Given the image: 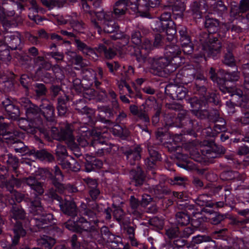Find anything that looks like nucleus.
Wrapping results in <instances>:
<instances>
[{"mask_svg": "<svg viewBox=\"0 0 249 249\" xmlns=\"http://www.w3.org/2000/svg\"><path fill=\"white\" fill-rule=\"evenodd\" d=\"M130 203L131 208L133 210L132 212L137 217L140 216L142 214V211L140 210V203L139 200L134 196H131Z\"/></svg>", "mask_w": 249, "mask_h": 249, "instance_id": "nucleus-45", "label": "nucleus"}, {"mask_svg": "<svg viewBox=\"0 0 249 249\" xmlns=\"http://www.w3.org/2000/svg\"><path fill=\"white\" fill-rule=\"evenodd\" d=\"M5 156L7 158L6 160L7 164L12 167L14 170H16L18 166V160L11 154H8Z\"/></svg>", "mask_w": 249, "mask_h": 249, "instance_id": "nucleus-56", "label": "nucleus"}, {"mask_svg": "<svg viewBox=\"0 0 249 249\" xmlns=\"http://www.w3.org/2000/svg\"><path fill=\"white\" fill-rule=\"evenodd\" d=\"M211 196L207 194H202L199 195L195 200V203L200 206H206L208 207H213V203L211 201Z\"/></svg>", "mask_w": 249, "mask_h": 249, "instance_id": "nucleus-34", "label": "nucleus"}, {"mask_svg": "<svg viewBox=\"0 0 249 249\" xmlns=\"http://www.w3.org/2000/svg\"><path fill=\"white\" fill-rule=\"evenodd\" d=\"M44 102L46 103H44L40 105V111L48 121L53 122L54 121V107L48 101L44 100Z\"/></svg>", "mask_w": 249, "mask_h": 249, "instance_id": "nucleus-27", "label": "nucleus"}, {"mask_svg": "<svg viewBox=\"0 0 249 249\" xmlns=\"http://www.w3.org/2000/svg\"><path fill=\"white\" fill-rule=\"evenodd\" d=\"M83 8L84 10V11L86 12H88L89 14L90 15L91 17V22L92 23L93 25L96 28L98 29V31H99V30L101 29V28L99 26V22L98 21H97L94 18V17H96V13L97 12H93L91 11H89V6L88 4H87V2L85 1H84L83 3Z\"/></svg>", "mask_w": 249, "mask_h": 249, "instance_id": "nucleus-47", "label": "nucleus"}, {"mask_svg": "<svg viewBox=\"0 0 249 249\" xmlns=\"http://www.w3.org/2000/svg\"><path fill=\"white\" fill-rule=\"evenodd\" d=\"M201 49L202 52L199 55L195 56V61L199 63L203 60L206 61L205 55L208 56L214 57L220 51L221 45L219 41L216 39H209L205 41L200 39Z\"/></svg>", "mask_w": 249, "mask_h": 249, "instance_id": "nucleus-8", "label": "nucleus"}, {"mask_svg": "<svg viewBox=\"0 0 249 249\" xmlns=\"http://www.w3.org/2000/svg\"><path fill=\"white\" fill-rule=\"evenodd\" d=\"M39 243L43 249H52L55 241L53 238L47 236L42 238Z\"/></svg>", "mask_w": 249, "mask_h": 249, "instance_id": "nucleus-46", "label": "nucleus"}, {"mask_svg": "<svg viewBox=\"0 0 249 249\" xmlns=\"http://www.w3.org/2000/svg\"><path fill=\"white\" fill-rule=\"evenodd\" d=\"M6 188L8 189L11 194V197L12 199H15L17 202H19L22 199V196L21 194L13 189V187L11 186L8 187V185H6Z\"/></svg>", "mask_w": 249, "mask_h": 249, "instance_id": "nucleus-62", "label": "nucleus"}, {"mask_svg": "<svg viewBox=\"0 0 249 249\" xmlns=\"http://www.w3.org/2000/svg\"><path fill=\"white\" fill-rule=\"evenodd\" d=\"M208 7L203 0H199L198 1H195L191 5V10L193 16L195 18H200L202 17V14L206 12Z\"/></svg>", "mask_w": 249, "mask_h": 249, "instance_id": "nucleus-24", "label": "nucleus"}, {"mask_svg": "<svg viewBox=\"0 0 249 249\" xmlns=\"http://www.w3.org/2000/svg\"><path fill=\"white\" fill-rule=\"evenodd\" d=\"M57 130L56 127L52 128V131L54 139L58 141H65L69 146H71V148L75 146L72 129L70 125H67L65 129H61L60 131L55 132Z\"/></svg>", "mask_w": 249, "mask_h": 249, "instance_id": "nucleus-14", "label": "nucleus"}, {"mask_svg": "<svg viewBox=\"0 0 249 249\" xmlns=\"http://www.w3.org/2000/svg\"><path fill=\"white\" fill-rule=\"evenodd\" d=\"M12 217L17 220L18 219H22L25 217V213L24 210L19 207L13 206L11 210Z\"/></svg>", "mask_w": 249, "mask_h": 249, "instance_id": "nucleus-50", "label": "nucleus"}, {"mask_svg": "<svg viewBox=\"0 0 249 249\" xmlns=\"http://www.w3.org/2000/svg\"><path fill=\"white\" fill-rule=\"evenodd\" d=\"M171 90L175 91L176 97L178 100H182L185 97L187 94L186 89L182 87H177L174 85H168L166 87L165 92L173 96L174 93L170 92Z\"/></svg>", "mask_w": 249, "mask_h": 249, "instance_id": "nucleus-30", "label": "nucleus"}, {"mask_svg": "<svg viewBox=\"0 0 249 249\" xmlns=\"http://www.w3.org/2000/svg\"><path fill=\"white\" fill-rule=\"evenodd\" d=\"M102 165L103 163L101 160L94 159L90 162L87 161L86 164V170L87 172H89L95 168H101Z\"/></svg>", "mask_w": 249, "mask_h": 249, "instance_id": "nucleus-53", "label": "nucleus"}, {"mask_svg": "<svg viewBox=\"0 0 249 249\" xmlns=\"http://www.w3.org/2000/svg\"><path fill=\"white\" fill-rule=\"evenodd\" d=\"M78 220L76 221L69 220L65 223V227L70 231L79 233V226H78Z\"/></svg>", "mask_w": 249, "mask_h": 249, "instance_id": "nucleus-55", "label": "nucleus"}, {"mask_svg": "<svg viewBox=\"0 0 249 249\" xmlns=\"http://www.w3.org/2000/svg\"><path fill=\"white\" fill-rule=\"evenodd\" d=\"M124 36H127L126 35H124L121 34L117 33L116 35L112 36V38L114 39H119V41L117 42L116 44V50L108 48V49L104 45L100 44L98 46L97 48V51L101 53H103L105 57L108 59H111L113 57H114L116 55V51L122 53L121 52L119 51V50H121L120 48H119V44L118 42H119L122 39L124 38Z\"/></svg>", "mask_w": 249, "mask_h": 249, "instance_id": "nucleus-19", "label": "nucleus"}, {"mask_svg": "<svg viewBox=\"0 0 249 249\" xmlns=\"http://www.w3.org/2000/svg\"><path fill=\"white\" fill-rule=\"evenodd\" d=\"M53 174L54 175L50 174V177L59 193L63 194L66 191L69 192H75L77 191L76 188L71 184L64 185L60 183L61 181L63 180L64 177L59 168L57 166L54 167Z\"/></svg>", "mask_w": 249, "mask_h": 249, "instance_id": "nucleus-12", "label": "nucleus"}, {"mask_svg": "<svg viewBox=\"0 0 249 249\" xmlns=\"http://www.w3.org/2000/svg\"><path fill=\"white\" fill-rule=\"evenodd\" d=\"M166 234L170 239L180 237L178 228L174 226L166 230Z\"/></svg>", "mask_w": 249, "mask_h": 249, "instance_id": "nucleus-54", "label": "nucleus"}, {"mask_svg": "<svg viewBox=\"0 0 249 249\" xmlns=\"http://www.w3.org/2000/svg\"><path fill=\"white\" fill-rule=\"evenodd\" d=\"M174 0H170L169 1L171 6H172V11L176 19L179 18L181 19L183 17V12L185 10V5L183 2L177 1L175 4L172 5Z\"/></svg>", "mask_w": 249, "mask_h": 249, "instance_id": "nucleus-31", "label": "nucleus"}, {"mask_svg": "<svg viewBox=\"0 0 249 249\" xmlns=\"http://www.w3.org/2000/svg\"><path fill=\"white\" fill-rule=\"evenodd\" d=\"M113 216L119 222H121L124 219V213L119 207H115L113 210Z\"/></svg>", "mask_w": 249, "mask_h": 249, "instance_id": "nucleus-59", "label": "nucleus"}, {"mask_svg": "<svg viewBox=\"0 0 249 249\" xmlns=\"http://www.w3.org/2000/svg\"><path fill=\"white\" fill-rule=\"evenodd\" d=\"M48 195L53 199L58 201L59 207L64 213L74 216L77 214V208L75 203L72 200H69L59 196L53 189L49 190Z\"/></svg>", "mask_w": 249, "mask_h": 249, "instance_id": "nucleus-10", "label": "nucleus"}, {"mask_svg": "<svg viewBox=\"0 0 249 249\" xmlns=\"http://www.w3.org/2000/svg\"><path fill=\"white\" fill-rule=\"evenodd\" d=\"M137 3V0H120L117 1L114 6V14L116 18H119L125 14L126 11L130 8L134 12L132 8L133 4Z\"/></svg>", "mask_w": 249, "mask_h": 249, "instance_id": "nucleus-18", "label": "nucleus"}, {"mask_svg": "<svg viewBox=\"0 0 249 249\" xmlns=\"http://www.w3.org/2000/svg\"><path fill=\"white\" fill-rule=\"evenodd\" d=\"M13 231L14 236L12 239V245L7 247L6 249H18L15 246L18 243L19 238L24 236L26 233L25 230L23 229L21 223L19 222H16ZM25 244L26 247L27 244L25 243ZM20 249H25V247L21 248Z\"/></svg>", "mask_w": 249, "mask_h": 249, "instance_id": "nucleus-21", "label": "nucleus"}, {"mask_svg": "<svg viewBox=\"0 0 249 249\" xmlns=\"http://www.w3.org/2000/svg\"><path fill=\"white\" fill-rule=\"evenodd\" d=\"M74 42L75 45L78 50L82 52L83 53L89 55L92 53V50L80 40L75 38Z\"/></svg>", "mask_w": 249, "mask_h": 249, "instance_id": "nucleus-44", "label": "nucleus"}, {"mask_svg": "<svg viewBox=\"0 0 249 249\" xmlns=\"http://www.w3.org/2000/svg\"><path fill=\"white\" fill-rule=\"evenodd\" d=\"M88 233L84 238H87V241L90 240L98 242L99 244H103L104 242L114 244L111 246L114 249H117L118 242L115 241V237L109 231L107 227H103L101 230L98 227L97 224Z\"/></svg>", "mask_w": 249, "mask_h": 249, "instance_id": "nucleus-5", "label": "nucleus"}, {"mask_svg": "<svg viewBox=\"0 0 249 249\" xmlns=\"http://www.w3.org/2000/svg\"><path fill=\"white\" fill-rule=\"evenodd\" d=\"M142 149L140 146H136L130 148L125 151L124 154L126 156L128 162L131 165L135 164L136 161H138L141 158V152Z\"/></svg>", "mask_w": 249, "mask_h": 249, "instance_id": "nucleus-25", "label": "nucleus"}, {"mask_svg": "<svg viewBox=\"0 0 249 249\" xmlns=\"http://www.w3.org/2000/svg\"><path fill=\"white\" fill-rule=\"evenodd\" d=\"M173 196L174 198L173 199H168L167 205L170 206L172 204L173 201H177V203L178 205L182 206L185 208L186 209L188 210H192L194 209V206L192 205H188L186 202L183 204H180L179 202H182L188 200V196L183 192H173Z\"/></svg>", "mask_w": 249, "mask_h": 249, "instance_id": "nucleus-26", "label": "nucleus"}, {"mask_svg": "<svg viewBox=\"0 0 249 249\" xmlns=\"http://www.w3.org/2000/svg\"><path fill=\"white\" fill-rule=\"evenodd\" d=\"M174 40L176 41L175 37L173 41H170L173 42V43L167 45L164 54L165 56L168 57L173 62L174 65H176V66L179 67L180 64L184 62L179 56L181 52V50L178 46L174 44Z\"/></svg>", "mask_w": 249, "mask_h": 249, "instance_id": "nucleus-16", "label": "nucleus"}, {"mask_svg": "<svg viewBox=\"0 0 249 249\" xmlns=\"http://www.w3.org/2000/svg\"><path fill=\"white\" fill-rule=\"evenodd\" d=\"M19 18L15 15L14 11H5L0 7V19L4 28V41L3 44L12 50H16L21 43V35L18 32L9 31L18 26Z\"/></svg>", "mask_w": 249, "mask_h": 249, "instance_id": "nucleus-2", "label": "nucleus"}, {"mask_svg": "<svg viewBox=\"0 0 249 249\" xmlns=\"http://www.w3.org/2000/svg\"><path fill=\"white\" fill-rule=\"evenodd\" d=\"M222 24L220 25L219 21L213 18H206L205 26L210 34H213L219 31V33L223 34L222 29H220Z\"/></svg>", "mask_w": 249, "mask_h": 249, "instance_id": "nucleus-28", "label": "nucleus"}, {"mask_svg": "<svg viewBox=\"0 0 249 249\" xmlns=\"http://www.w3.org/2000/svg\"><path fill=\"white\" fill-rule=\"evenodd\" d=\"M30 211L34 216H36L31 220V222L35 223L38 228H45L44 225L47 224L53 219L52 214L47 213L44 211L39 197H36L31 202Z\"/></svg>", "mask_w": 249, "mask_h": 249, "instance_id": "nucleus-4", "label": "nucleus"}, {"mask_svg": "<svg viewBox=\"0 0 249 249\" xmlns=\"http://www.w3.org/2000/svg\"><path fill=\"white\" fill-rule=\"evenodd\" d=\"M149 157L145 160V163L147 166L151 169L154 168L156 162L160 160V156L157 151L151 148H148Z\"/></svg>", "mask_w": 249, "mask_h": 249, "instance_id": "nucleus-32", "label": "nucleus"}, {"mask_svg": "<svg viewBox=\"0 0 249 249\" xmlns=\"http://www.w3.org/2000/svg\"><path fill=\"white\" fill-rule=\"evenodd\" d=\"M69 18L64 19L62 17H61L58 19V22L60 24H64L69 22L72 26L73 30L78 33H83L84 26L82 23L75 20H70L69 17Z\"/></svg>", "mask_w": 249, "mask_h": 249, "instance_id": "nucleus-33", "label": "nucleus"}, {"mask_svg": "<svg viewBox=\"0 0 249 249\" xmlns=\"http://www.w3.org/2000/svg\"><path fill=\"white\" fill-rule=\"evenodd\" d=\"M160 0H137V3L133 4L132 8L134 12L140 13L143 17H147L149 8L155 7L160 4Z\"/></svg>", "mask_w": 249, "mask_h": 249, "instance_id": "nucleus-15", "label": "nucleus"}, {"mask_svg": "<svg viewBox=\"0 0 249 249\" xmlns=\"http://www.w3.org/2000/svg\"><path fill=\"white\" fill-rule=\"evenodd\" d=\"M236 71L232 72L228 71L226 72L224 76V78L227 81H236L239 78V73L237 71V68H235Z\"/></svg>", "mask_w": 249, "mask_h": 249, "instance_id": "nucleus-60", "label": "nucleus"}, {"mask_svg": "<svg viewBox=\"0 0 249 249\" xmlns=\"http://www.w3.org/2000/svg\"><path fill=\"white\" fill-rule=\"evenodd\" d=\"M112 13L105 12L103 11H98L96 13V18L98 20L100 21V23L103 25L104 30L107 33L118 32L119 30V26L114 20L111 18L112 17Z\"/></svg>", "mask_w": 249, "mask_h": 249, "instance_id": "nucleus-11", "label": "nucleus"}, {"mask_svg": "<svg viewBox=\"0 0 249 249\" xmlns=\"http://www.w3.org/2000/svg\"><path fill=\"white\" fill-rule=\"evenodd\" d=\"M176 223L177 225L184 226L190 223V213L185 212H178L175 216Z\"/></svg>", "mask_w": 249, "mask_h": 249, "instance_id": "nucleus-35", "label": "nucleus"}, {"mask_svg": "<svg viewBox=\"0 0 249 249\" xmlns=\"http://www.w3.org/2000/svg\"><path fill=\"white\" fill-rule=\"evenodd\" d=\"M5 111L9 118L13 120L16 119L20 114L18 107L13 104L7 106Z\"/></svg>", "mask_w": 249, "mask_h": 249, "instance_id": "nucleus-43", "label": "nucleus"}, {"mask_svg": "<svg viewBox=\"0 0 249 249\" xmlns=\"http://www.w3.org/2000/svg\"><path fill=\"white\" fill-rule=\"evenodd\" d=\"M13 143H17L18 145L14 146L15 151L16 153H19L21 155L27 154L28 152V147L25 146L24 144L17 140H12Z\"/></svg>", "mask_w": 249, "mask_h": 249, "instance_id": "nucleus-52", "label": "nucleus"}, {"mask_svg": "<svg viewBox=\"0 0 249 249\" xmlns=\"http://www.w3.org/2000/svg\"><path fill=\"white\" fill-rule=\"evenodd\" d=\"M78 133L79 136H78L77 141L82 147L89 144L90 146H95V145L103 142L99 140L100 137H102L100 131H96L95 130L90 131L86 126H82L78 129Z\"/></svg>", "mask_w": 249, "mask_h": 249, "instance_id": "nucleus-7", "label": "nucleus"}, {"mask_svg": "<svg viewBox=\"0 0 249 249\" xmlns=\"http://www.w3.org/2000/svg\"><path fill=\"white\" fill-rule=\"evenodd\" d=\"M149 222L151 225L156 227L158 229H162L164 225L163 220L158 217H153L150 220Z\"/></svg>", "mask_w": 249, "mask_h": 249, "instance_id": "nucleus-64", "label": "nucleus"}, {"mask_svg": "<svg viewBox=\"0 0 249 249\" xmlns=\"http://www.w3.org/2000/svg\"><path fill=\"white\" fill-rule=\"evenodd\" d=\"M179 33L180 35L181 45H186L190 43V42H191L190 37L187 34L185 27H181L179 29Z\"/></svg>", "mask_w": 249, "mask_h": 249, "instance_id": "nucleus-51", "label": "nucleus"}, {"mask_svg": "<svg viewBox=\"0 0 249 249\" xmlns=\"http://www.w3.org/2000/svg\"><path fill=\"white\" fill-rule=\"evenodd\" d=\"M66 0H41L42 3L49 8L53 7H61L66 2Z\"/></svg>", "mask_w": 249, "mask_h": 249, "instance_id": "nucleus-49", "label": "nucleus"}, {"mask_svg": "<svg viewBox=\"0 0 249 249\" xmlns=\"http://www.w3.org/2000/svg\"><path fill=\"white\" fill-rule=\"evenodd\" d=\"M80 209L82 211V213L90 217H94L96 214L95 210H91L87 208V205L84 203H82L80 205Z\"/></svg>", "mask_w": 249, "mask_h": 249, "instance_id": "nucleus-61", "label": "nucleus"}, {"mask_svg": "<svg viewBox=\"0 0 249 249\" xmlns=\"http://www.w3.org/2000/svg\"><path fill=\"white\" fill-rule=\"evenodd\" d=\"M189 75L188 71H184V75ZM190 80L195 79L196 86L199 97L194 96L187 99L188 102L190 103L191 107L192 113L198 118L204 119L209 118L210 116V112L208 109V103H213L214 105H217L219 103L218 95L215 93H207L206 89L204 85L206 82V79L204 76L200 73L194 75L189 74ZM186 77L183 76L181 79L182 83H189L190 80L187 81Z\"/></svg>", "mask_w": 249, "mask_h": 249, "instance_id": "nucleus-1", "label": "nucleus"}, {"mask_svg": "<svg viewBox=\"0 0 249 249\" xmlns=\"http://www.w3.org/2000/svg\"><path fill=\"white\" fill-rule=\"evenodd\" d=\"M148 106L147 104H143L138 108L136 106L132 105L130 106L129 109L133 115L137 116L139 119L147 124L150 122V119L147 113L148 111Z\"/></svg>", "mask_w": 249, "mask_h": 249, "instance_id": "nucleus-20", "label": "nucleus"}, {"mask_svg": "<svg viewBox=\"0 0 249 249\" xmlns=\"http://www.w3.org/2000/svg\"><path fill=\"white\" fill-rule=\"evenodd\" d=\"M148 63L150 65L149 71L159 76H162L163 72H173L178 67L165 54L163 56L148 58Z\"/></svg>", "mask_w": 249, "mask_h": 249, "instance_id": "nucleus-3", "label": "nucleus"}, {"mask_svg": "<svg viewBox=\"0 0 249 249\" xmlns=\"http://www.w3.org/2000/svg\"><path fill=\"white\" fill-rule=\"evenodd\" d=\"M221 178L225 180L236 179L241 181H243L245 178L244 175H240L238 172L232 171L223 172L221 175Z\"/></svg>", "mask_w": 249, "mask_h": 249, "instance_id": "nucleus-36", "label": "nucleus"}, {"mask_svg": "<svg viewBox=\"0 0 249 249\" xmlns=\"http://www.w3.org/2000/svg\"><path fill=\"white\" fill-rule=\"evenodd\" d=\"M243 73L244 76V82L243 84V91L235 88H220V90L224 93H231V96L237 95L239 98H242L243 93L249 95V65L245 64L243 68Z\"/></svg>", "mask_w": 249, "mask_h": 249, "instance_id": "nucleus-13", "label": "nucleus"}, {"mask_svg": "<svg viewBox=\"0 0 249 249\" xmlns=\"http://www.w3.org/2000/svg\"><path fill=\"white\" fill-rule=\"evenodd\" d=\"M56 154L58 160L68 157L67 150L64 146L58 145L56 149Z\"/></svg>", "mask_w": 249, "mask_h": 249, "instance_id": "nucleus-57", "label": "nucleus"}, {"mask_svg": "<svg viewBox=\"0 0 249 249\" xmlns=\"http://www.w3.org/2000/svg\"><path fill=\"white\" fill-rule=\"evenodd\" d=\"M220 29H222V36H225L226 32L231 29L232 32L235 33H240L242 31V28L239 25L231 24L230 23H223Z\"/></svg>", "mask_w": 249, "mask_h": 249, "instance_id": "nucleus-42", "label": "nucleus"}, {"mask_svg": "<svg viewBox=\"0 0 249 249\" xmlns=\"http://www.w3.org/2000/svg\"><path fill=\"white\" fill-rule=\"evenodd\" d=\"M129 36H124L118 43L121 50L119 51L122 53H129L131 55H134L136 57L137 61L141 64L148 62V59H146V55L148 53L140 50V47H133L128 45Z\"/></svg>", "mask_w": 249, "mask_h": 249, "instance_id": "nucleus-9", "label": "nucleus"}, {"mask_svg": "<svg viewBox=\"0 0 249 249\" xmlns=\"http://www.w3.org/2000/svg\"><path fill=\"white\" fill-rule=\"evenodd\" d=\"M243 12L240 10V7L236 5H231L230 12V16L235 19L240 17Z\"/></svg>", "mask_w": 249, "mask_h": 249, "instance_id": "nucleus-63", "label": "nucleus"}, {"mask_svg": "<svg viewBox=\"0 0 249 249\" xmlns=\"http://www.w3.org/2000/svg\"><path fill=\"white\" fill-rule=\"evenodd\" d=\"M196 222L193 221L190 227L185 228L181 232L180 231V237L188 238L196 230H199L198 224H196Z\"/></svg>", "mask_w": 249, "mask_h": 249, "instance_id": "nucleus-39", "label": "nucleus"}, {"mask_svg": "<svg viewBox=\"0 0 249 249\" xmlns=\"http://www.w3.org/2000/svg\"><path fill=\"white\" fill-rule=\"evenodd\" d=\"M210 7L218 15H222L227 9V7L222 1H218L216 2L213 1V3L210 2Z\"/></svg>", "mask_w": 249, "mask_h": 249, "instance_id": "nucleus-40", "label": "nucleus"}, {"mask_svg": "<svg viewBox=\"0 0 249 249\" xmlns=\"http://www.w3.org/2000/svg\"><path fill=\"white\" fill-rule=\"evenodd\" d=\"M81 74L84 80L88 81L89 85H92V81L95 77V72L92 69L86 67H83Z\"/></svg>", "mask_w": 249, "mask_h": 249, "instance_id": "nucleus-37", "label": "nucleus"}, {"mask_svg": "<svg viewBox=\"0 0 249 249\" xmlns=\"http://www.w3.org/2000/svg\"><path fill=\"white\" fill-rule=\"evenodd\" d=\"M35 156L42 161H51L53 160V156L45 150H34Z\"/></svg>", "mask_w": 249, "mask_h": 249, "instance_id": "nucleus-38", "label": "nucleus"}, {"mask_svg": "<svg viewBox=\"0 0 249 249\" xmlns=\"http://www.w3.org/2000/svg\"><path fill=\"white\" fill-rule=\"evenodd\" d=\"M11 58L7 46L5 45H2L0 47V60L7 63L10 61Z\"/></svg>", "mask_w": 249, "mask_h": 249, "instance_id": "nucleus-41", "label": "nucleus"}, {"mask_svg": "<svg viewBox=\"0 0 249 249\" xmlns=\"http://www.w3.org/2000/svg\"><path fill=\"white\" fill-rule=\"evenodd\" d=\"M96 214L94 217H90L88 216L87 219L83 217H80L78 218V226H79V233L84 237L94 228L98 223L99 221L97 219Z\"/></svg>", "mask_w": 249, "mask_h": 249, "instance_id": "nucleus-17", "label": "nucleus"}, {"mask_svg": "<svg viewBox=\"0 0 249 249\" xmlns=\"http://www.w3.org/2000/svg\"><path fill=\"white\" fill-rule=\"evenodd\" d=\"M142 36L139 30L134 31L131 34V41L136 46L140 45L142 42Z\"/></svg>", "mask_w": 249, "mask_h": 249, "instance_id": "nucleus-58", "label": "nucleus"}, {"mask_svg": "<svg viewBox=\"0 0 249 249\" xmlns=\"http://www.w3.org/2000/svg\"><path fill=\"white\" fill-rule=\"evenodd\" d=\"M170 18V13L164 12L161 15L160 19L153 23L152 26H154V29L159 32H165L167 39L168 41H173L177 31L174 22Z\"/></svg>", "mask_w": 249, "mask_h": 249, "instance_id": "nucleus-6", "label": "nucleus"}, {"mask_svg": "<svg viewBox=\"0 0 249 249\" xmlns=\"http://www.w3.org/2000/svg\"><path fill=\"white\" fill-rule=\"evenodd\" d=\"M232 44L228 45V48H227L228 53L225 54L224 60V62L225 64L231 67L234 65V58L231 52V48H232Z\"/></svg>", "mask_w": 249, "mask_h": 249, "instance_id": "nucleus-48", "label": "nucleus"}, {"mask_svg": "<svg viewBox=\"0 0 249 249\" xmlns=\"http://www.w3.org/2000/svg\"><path fill=\"white\" fill-rule=\"evenodd\" d=\"M26 105L22 104V106L26 108V114L27 117L31 121L35 122L39 112V109L37 106L32 104L28 99H24L21 101Z\"/></svg>", "mask_w": 249, "mask_h": 249, "instance_id": "nucleus-23", "label": "nucleus"}, {"mask_svg": "<svg viewBox=\"0 0 249 249\" xmlns=\"http://www.w3.org/2000/svg\"><path fill=\"white\" fill-rule=\"evenodd\" d=\"M70 158V161L66 159V158L62 159L60 160V164L63 169L70 170L74 172L79 171L80 169V166L75 160L71 156H69Z\"/></svg>", "mask_w": 249, "mask_h": 249, "instance_id": "nucleus-29", "label": "nucleus"}, {"mask_svg": "<svg viewBox=\"0 0 249 249\" xmlns=\"http://www.w3.org/2000/svg\"><path fill=\"white\" fill-rule=\"evenodd\" d=\"M98 110L99 113L97 116V119L98 121L105 124H113V123L107 118H111L113 117V113L112 109L107 106H98Z\"/></svg>", "mask_w": 249, "mask_h": 249, "instance_id": "nucleus-22", "label": "nucleus"}]
</instances>
